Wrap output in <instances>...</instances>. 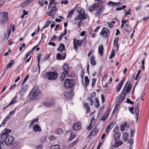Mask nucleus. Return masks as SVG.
Returning <instances> with one entry per match:
<instances>
[{"label": "nucleus", "instance_id": "nucleus-8", "mask_svg": "<svg viewBox=\"0 0 149 149\" xmlns=\"http://www.w3.org/2000/svg\"><path fill=\"white\" fill-rule=\"evenodd\" d=\"M8 17V15L7 12L2 13L0 17V22L1 23L5 22Z\"/></svg>", "mask_w": 149, "mask_h": 149}, {"label": "nucleus", "instance_id": "nucleus-54", "mask_svg": "<svg viewBox=\"0 0 149 149\" xmlns=\"http://www.w3.org/2000/svg\"><path fill=\"white\" fill-rule=\"evenodd\" d=\"M42 55V54L40 53L39 54L38 56H37V58H38V62H40V57Z\"/></svg>", "mask_w": 149, "mask_h": 149}, {"label": "nucleus", "instance_id": "nucleus-10", "mask_svg": "<svg viewBox=\"0 0 149 149\" xmlns=\"http://www.w3.org/2000/svg\"><path fill=\"white\" fill-rule=\"evenodd\" d=\"M109 30L106 28H103L101 31L100 33V34H101L103 38H106L108 35V31Z\"/></svg>", "mask_w": 149, "mask_h": 149}, {"label": "nucleus", "instance_id": "nucleus-28", "mask_svg": "<svg viewBox=\"0 0 149 149\" xmlns=\"http://www.w3.org/2000/svg\"><path fill=\"white\" fill-rule=\"evenodd\" d=\"M49 149H60V148L59 145H52Z\"/></svg>", "mask_w": 149, "mask_h": 149}, {"label": "nucleus", "instance_id": "nucleus-59", "mask_svg": "<svg viewBox=\"0 0 149 149\" xmlns=\"http://www.w3.org/2000/svg\"><path fill=\"white\" fill-rule=\"evenodd\" d=\"M56 58L58 59L61 60V55L60 54H57L56 55Z\"/></svg>", "mask_w": 149, "mask_h": 149}, {"label": "nucleus", "instance_id": "nucleus-51", "mask_svg": "<svg viewBox=\"0 0 149 149\" xmlns=\"http://www.w3.org/2000/svg\"><path fill=\"white\" fill-rule=\"evenodd\" d=\"M121 103L119 102H117L116 103V105L115 107L117 109H118L119 106L121 104Z\"/></svg>", "mask_w": 149, "mask_h": 149}, {"label": "nucleus", "instance_id": "nucleus-29", "mask_svg": "<svg viewBox=\"0 0 149 149\" xmlns=\"http://www.w3.org/2000/svg\"><path fill=\"white\" fill-rule=\"evenodd\" d=\"M85 81V86L86 87L89 84V79L87 76H86L84 78Z\"/></svg>", "mask_w": 149, "mask_h": 149}, {"label": "nucleus", "instance_id": "nucleus-1", "mask_svg": "<svg viewBox=\"0 0 149 149\" xmlns=\"http://www.w3.org/2000/svg\"><path fill=\"white\" fill-rule=\"evenodd\" d=\"M11 132L10 130L6 129L2 132L0 139V143L1 145L4 142V139L5 144L6 145H10L13 142L15 139L14 138L11 136L8 135L9 132Z\"/></svg>", "mask_w": 149, "mask_h": 149}, {"label": "nucleus", "instance_id": "nucleus-22", "mask_svg": "<svg viewBox=\"0 0 149 149\" xmlns=\"http://www.w3.org/2000/svg\"><path fill=\"white\" fill-rule=\"evenodd\" d=\"M123 83V81L121 80L119 84L117 87V92H118L121 89Z\"/></svg>", "mask_w": 149, "mask_h": 149}, {"label": "nucleus", "instance_id": "nucleus-37", "mask_svg": "<svg viewBox=\"0 0 149 149\" xmlns=\"http://www.w3.org/2000/svg\"><path fill=\"white\" fill-rule=\"evenodd\" d=\"M84 107L86 108V109L87 111V113H88L90 112V108L88 105L87 103H85L84 105Z\"/></svg>", "mask_w": 149, "mask_h": 149}, {"label": "nucleus", "instance_id": "nucleus-39", "mask_svg": "<svg viewBox=\"0 0 149 149\" xmlns=\"http://www.w3.org/2000/svg\"><path fill=\"white\" fill-rule=\"evenodd\" d=\"M14 61L13 60H11L10 61V63L8 64L7 68H10L12 65L14 63Z\"/></svg>", "mask_w": 149, "mask_h": 149}, {"label": "nucleus", "instance_id": "nucleus-2", "mask_svg": "<svg viewBox=\"0 0 149 149\" xmlns=\"http://www.w3.org/2000/svg\"><path fill=\"white\" fill-rule=\"evenodd\" d=\"M40 90L36 87H34L31 91L30 99L31 100H33L36 99L40 93Z\"/></svg>", "mask_w": 149, "mask_h": 149}, {"label": "nucleus", "instance_id": "nucleus-60", "mask_svg": "<svg viewBox=\"0 0 149 149\" xmlns=\"http://www.w3.org/2000/svg\"><path fill=\"white\" fill-rule=\"evenodd\" d=\"M111 111V109H108L107 111L105 113H104L106 114V115H108V116L109 114L110 113V112Z\"/></svg>", "mask_w": 149, "mask_h": 149}, {"label": "nucleus", "instance_id": "nucleus-58", "mask_svg": "<svg viewBox=\"0 0 149 149\" xmlns=\"http://www.w3.org/2000/svg\"><path fill=\"white\" fill-rule=\"evenodd\" d=\"M38 118L34 120H33L32 121L31 123V125H30V126H31L32 124H33L35 122H38Z\"/></svg>", "mask_w": 149, "mask_h": 149}, {"label": "nucleus", "instance_id": "nucleus-12", "mask_svg": "<svg viewBox=\"0 0 149 149\" xmlns=\"http://www.w3.org/2000/svg\"><path fill=\"white\" fill-rule=\"evenodd\" d=\"M54 102H44L42 103L43 105L46 107H51L54 106Z\"/></svg>", "mask_w": 149, "mask_h": 149}, {"label": "nucleus", "instance_id": "nucleus-14", "mask_svg": "<svg viewBox=\"0 0 149 149\" xmlns=\"http://www.w3.org/2000/svg\"><path fill=\"white\" fill-rule=\"evenodd\" d=\"M81 128V126L79 123H76L73 126V129L74 130H79Z\"/></svg>", "mask_w": 149, "mask_h": 149}, {"label": "nucleus", "instance_id": "nucleus-33", "mask_svg": "<svg viewBox=\"0 0 149 149\" xmlns=\"http://www.w3.org/2000/svg\"><path fill=\"white\" fill-rule=\"evenodd\" d=\"M113 125V123H110L107 126L105 129V131L107 132V133H108L109 130L110 128Z\"/></svg>", "mask_w": 149, "mask_h": 149}, {"label": "nucleus", "instance_id": "nucleus-47", "mask_svg": "<svg viewBox=\"0 0 149 149\" xmlns=\"http://www.w3.org/2000/svg\"><path fill=\"white\" fill-rule=\"evenodd\" d=\"M15 109H14L13 111L10 112L8 116L9 117H10V118L13 116L15 112Z\"/></svg>", "mask_w": 149, "mask_h": 149}, {"label": "nucleus", "instance_id": "nucleus-31", "mask_svg": "<svg viewBox=\"0 0 149 149\" xmlns=\"http://www.w3.org/2000/svg\"><path fill=\"white\" fill-rule=\"evenodd\" d=\"M63 132V130L61 128L57 129L56 131V133L58 134H62Z\"/></svg>", "mask_w": 149, "mask_h": 149}, {"label": "nucleus", "instance_id": "nucleus-63", "mask_svg": "<svg viewBox=\"0 0 149 149\" xmlns=\"http://www.w3.org/2000/svg\"><path fill=\"white\" fill-rule=\"evenodd\" d=\"M63 36L64 35H63V33H61L60 36L59 37L58 39L57 40L58 41L61 40L62 38L63 37Z\"/></svg>", "mask_w": 149, "mask_h": 149}, {"label": "nucleus", "instance_id": "nucleus-43", "mask_svg": "<svg viewBox=\"0 0 149 149\" xmlns=\"http://www.w3.org/2000/svg\"><path fill=\"white\" fill-rule=\"evenodd\" d=\"M76 137V136L75 134H71V136L69 138V141H72L73 139Z\"/></svg>", "mask_w": 149, "mask_h": 149}, {"label": "nucleus", "instance_id": "nucleus-34", "mask_svg": "<svg viewBox=\"0 0 149 149\" xmlns=\"http://www.w3.org/2000/svg\"><path fill=\"white\" fill-rule=\"evenodd\" d=\"M128 135L126 133H124L123 135V139L125 141H126L127 140Z\"/></svg>", "mask_w": 149, "mask_h": 149}, {"label": "nucleus", "instance_id": "nucleus-49", "mask_svg": "<svg viewBox=\"0 0 149 149\" xmlns=\"http://www.w3.org/2000/svg\"><path fill=\"white\" fill-rule=\"evenodd\" d=\"M44 0H41L38 1L39 4L41 6H43L44 5Z\"/></svg>", "mask_w": 149, "mask_h": 149}, {"label": "nucleus", "instance_id": "nucleus-27", "mask_svg": "<svg viewBox=\"0 0 149 149\" xmlns=\"http://www.w3.org/2000/svg\"><path fill=\"white\" fill-rule=\"evenodd\" d=\"M118 38H117L116 39L114 40L113 41V45L114 46H116L117 47V49L119 48V45L118 44Z\"/></svg>", "mask_w": 149, "mask_h": 149}, {"label": "nucleus", "instance_id": "nucleus-46", "mask_svg": "<svg viewBox=\"0 0 149 149\" xmlns=\"http://www.w3.org/2000/svg\"><path fill=\"white\" fill-rule=\"evenodd\" d=\"M115 54V50L114 49H113L111 52V55L109 57V58H111L113 57Z\"/></svg>", "mask_w": 149, "mask_h": 149}, {"label": "nucleus", "instance_id": "nucleus-3", "mask_svg": "<svg viewBox=\"0 0 149 149\" xmlns=\"http://www.w3.org/2000/svg\"><path fill=\"white\" fill-rule=\"evenodd\" d=\"M75 84V81L74 79H66L64 81V84L66 88H72Z\"/></svg>", "mask_w": 149, "mask_h": 149}, {"label": "nucleus", "instance_id": "nucleus-41", "mask_svg": "<svg viewBox=\"0 0 149 149\" xmlns=\"http://www.w3.org/2000/svg\"><path fill=\"white\" fill-rule=\"evenodd\" d=\"M95 100L96 101V103H95V107L97 108L99 107L100 105L99 101H98V98H95Z\"/></svg>", "mask_w": 149, "mask_h": 149}, {"label": "nucleus", "instance_id": "nucleus-21", "mask_svg": "<svg viewBox=\"0 0 149 149\" xmlns=\"http://www.w3.org/2000/svg\"><path fill=\"white\" fill-rule=\"evenodd\" d=\"M33 0H27L24 1L21 3V6H26L27 5L29 4L31 2H32Z\"/></svg>", "mask_w": 149, "mask_h": 149}, {"label": "nucleus", "instance_id": "nucleus-42", "mask_svg": "<svg viewBox=\"0 0 149 149\" xmlns=\"http://www.w3.org/2000/svg\"><path fill=\"white\" fill-rule=\"evenodd\" d=\"M108 115H106L105 113H103V116L102 117L101 120L102 121H104L108 117Z\"/></svg>", "mask_w": 149, "mask_h": 149}, {"label": "nucleus", "instance_id": "nucleus-13", "mask_svg": "<svg viewBox=\"0 0 149 149\" xmlns=\"http://www.w3.org/2000/svg\"><path fill=\"white\" fill-rule=\"evenodd\" d=\"M87 15L86 14H79L78 15V19H86L87 18Z\"/></svg>", "mask_w": 149, "mask_h": 149}, {"label": "nucleus", "instance_id": "nucleus-4", "mask_svg": "<svg viewBox=\"0 0 149 149\" xmlns=\"http://www.w3.org/2000/svg\"><path fill=\"white\" fill-rule=\"evenodd\" d=\"M56 3L52 1H50L49 5L48 8L50 7H52L51 9L47 13V14H49V15L53 16L54 15V12H56L57 11L58 8L55 6Z\"/></svg>", "mask_w": 149, "mask_h": 149}, {"label": "nucleus", "instance_id": "nucleus-55", "mask_svg": "<svg viewBox=\"0 0 149 149\" xmlns=\"http://www.w3.org/2000/svg\"><path fill=\"white\" fill-rule=\"evenodd\" d=\"M56 35H54L52 38L51 39L50 41H53L54 40L56 39Z\"/></svg>", "mask_w": 149, "mask_h": 149}, {"label": "nucleus", "instance_id": "nucleus-9", "mask_svg": "<svg viewBox=\"0 0 149 149\" xmlns=\"http://www.w3.org/2000/svg\"><path fill=\"white\" fill-rule=\"evenodd\" d=\"M104 9V7L102 6L99 8V9L97 10V11L95 13V16L96 17L99 18L101 15L103 10Z\"/></svg>", "mask_w": 149, "mask_h": 149}, {"label": "nucleus", "instance_id": "nucleus-5", "mask_svg": "<svg viewBox=\"0 0 149 149\" xmlns=\"http://www.w3.org/2000/svg\"><path fill=\"white\" fill-rule=\"evenodd\" d=\"M46 73L47 74L46 77L49 80H54L57 78L58 73L56 71L47 72Z\"/></svg>", "mask_w": 149, "mask_h": 149}, {"label": "nucleus", "instance_id": "nucleus-61", "mask_svg": "<svg viewBox=\"0 0 149 149\" xmlns=\"http://www.w3.org/2000/svg\"><path fill=\"white\" fill-rule=\"evenodd\" d=\"M101 97L102 99V103H103L105 101V100L104 96L103 94H101Z\"/></svg>", "mask_w": 149, "mask_h": 149}, {"label": "nucleus", "instance_id": "nucleus-50", "mask_svg": "<svg viewBox=\"0 0 149 149\" xmlns=\"http://www.w3.org/2000/svg\"><path fill=\"white\" fill-rule=\"evenodd\" d=\"M126 7L125 5L123 6L121 8H116V10H123Z\"/></svg>", "mask_w": 149, "mask_h": 149}, {"label": "nucleus", "instance_id": "nucleus-6", "mask_svg": "<svg viewBox=\"0 0 149 149\" xmlns=\"http://www.w3.org/2000/svg\"><path fill=\"white\" fill-rule=\"evenodd\" d=\"M128 81L125 84L123 89L122 92L123 96L125 97L127 93H129L131 90L132 85L131 84H129L128 85L127 84Z\"/></svg>", "mask_w": 149, "mask_h": 149}, {"label": "nucleus", "instance_id": "nucleus-53", "mask_svg": "<svg viewBox=\"0 0 149 149\" xmlns=\"http://www.w3.org/2000/svg\"><path fill=\"white\" fill-rule=\"evenodd\" d=\"M135 131V130H131L130 132V134L131 138L134 135Z\"/></svg>", "mask_w": 149, "mask_h": 149}, {"label": "nucleus", "instance_id": "nucleus-38", "mask_svg": "<svg viewBox=\"0 0 149 149\" xmlns=\"http://www.w3.org/2000/svg\"><path fill=\"white\" fill-rule=\"evenodd\" d=\"M124 98L125 97H124L122 95H120L118 97V102L121 103L123 101Z\"/></svg>", "mask_w": 149, "mask_h": 149}, {"label": "nucleus", "instance_id": "nucleus-24", "mask_svg": "<svg viewBox=\"0 0 149 149\" xmlns=\"http://www.w3.org/2000/svg\"><path fill=\"white\" fill-rule=\"evenodd\" d=\"M77 12L79 13V14H84L85 11L84 10L80 7L78 8L77 10Z\"/></svg>", "mask_w": 149, "mask_h": 149}, {"label": "nucleus", "instance_id": "nucleus-40", "mask_svg": "<svg viewBox=\"0 0 149 149\" xmlns=\"http://www.w3.org/2000/svg\"><path fill=\"white\" fill-rule=\"evenodd\" d=\"M51 22L52 21L50 20H48L47 22L46 23V24H45V26H44L43 27V29H45V28L46 27H47L49 25V24H51Z\"/></svg>", "mask_w": 149, "mask_h": 149}, {"label": "nucleus", "instance_id": "nucleus-36", "mask_svg": "<svg viewBox=\"0 0 149 149\" xmlns=\"http://www.w3.org/2000/svg\"><path fill=\"white\" fill-rule=\"evenodd\" d=\"M93 98L91 97H89L87 98V100L89 101L88 103L90 104L91 106L93 105Z\"/></svg>", "mask_w": 149, "mask_h": 149}, {"label": "nucleus", "instance_id": "nucleus-26", "mask_svg": "<svg viewBox=\"0 0 149 149\" xmlns=\"http://www.w3.org/2000/svg\"><path fill=\"white\" fill-rule=\"evenodd\" d=\"M120 4V3H115L114 2H113L111 1H109L107 3L108 5H111L112 6H117L118 5Z\"/></svg>", "mask_w": 149, "mask_h": 149}, {"label": "nucleus", "instance_id": "nucleus-30", "mask_svg": "<svg viewBox=\"0 0 149 149\" xmlns=\"http://www.w3.org/2000/svg\"><path fill=\"white\" fill-rule=\"evenodd\" d=\"M74 10L72 9L70 11L68 14L67 17L70 18L72 15L74 13Z\"/></svg>", "mask_w": 149, "mask_h": 149}, {"label": "nucleus", "instance_id": "nucleus-19", "mask_svg": "<svg viewBox=\"0 0 149 149\" xmlns=\"http://www.w3.org/2000/svg\"><path fill=\"white\" fill-rule=\"evenodd\" d=\"M120 135V134L119 132H116L114 135V137L115 142H116L118 139H119Z\"/></svg>", "mask_w": 149, "mask_h": 149}, {"label": "nucleus", "instance_id": "nucleus-15", "mask_svg": "<svg viewBox=\"0 0 149 149\" xmlns=\"http://www.w3.org/2000/svg\"><path fill=\"white\" fill-rule=\"evenodd\" d=\"M33 129L34 131L35 132H40L41 130L40 127L38 126V124L33 126Z\"/></svg>", "mask_w": 149, "mask_h": 149}, {"label": "nucleus", "instance_id": "nucleus-32", "mask_svg": "<svg viewBox=\"0 0 149 149\" xmlns=\"http://www.w3.org/2000/svg\"><path fill=\"white\" fill-rule=\"evenodd\" d=\"M78 141V140L77 139L72 143H70V144L69 145V148H72V147L73 146H74L77 143Z\"/></svg>", "mask_w": 149, "mask_h": 149}, {"label": "nucleus", "instance_id": "nucleus-23", "mask_svg": "<svg viewBox=\"0 0 149 149\" xmlns=\"http://www.w3.org/2000/svg\"><path fill=\"white\" fill-rule=\"evenodd\" d=\"M95 57L94 56H92L91 59V63L92 65H95L96 64V62L95 61Z\"/></svg>", "mask_w": 149, "mask_h": 149}, {"label": "nucleus", "instance_id": "nucleus-57", "mask_svg": "<svg viewBox=\"0 0 149 149\" xmlns=\"http://www.w3.org/2000/svg\"><path fill=\"white\" fill-rule=\"evenodd\" d=\"M93 126L92 124H90L88 127H87V130H91L92 129Z\"/></svg>", "mask_w": 149, "mask_h": 149}, {"label": "nucleus", "instance_id": "nucleus-16", "mask_svg": "<svg viewBox=\"0 0 149 149\" xmlns=\"http://www.w3.org/2000/svg\"><path fill=\"white\" fill-rule=\"evenodd\" d=\"M17 98V97L16 96H15L12 100L10 103L9 104L6 106V107H4V108L3 109V110H4L5 109H6L9 106L13 104H14L16 102V99Z\"/></svg>", "mask_w": 149, "mask_h": 149}, {"label": "nucleus", "instance_id": "nucleus-64", "mask_svg": "<svg viewBox=\"0 0 149 149\" xmlns=\"http://www.w3.org/2000/svg\"><path fill=\"white\" fill-rule=\"evenodd\" d=\"M82 22V20H81L78 22V27L79 28L81 27V23Z\"/></svg>", "mask_w": 149, "mask_h": 149}, {"label": "nucleus", "instance_id": "nucleus-52", "mask_svg": "<svg viewBox=\"0 0 149 149\" xmlns=\"http://www.w3.org/2000/svg\"><path fill=\"white\" fill-rule=\"evenodd\" d=\"M127 102L128 103H130L131 104H134V102L132 101H131L129 98H127Z\"/></svg>", "mask_w": 149, "mask_h": 149}, {"label": "nucleus", "instance_id": "nucleus-25", "mask_svg": "<svg viewBox=\"0 0 149 149\" xmlns=\"http://www.w3.org/2000/svg\"><path fill=\"white\" fill-rule=\"evenodd\" d=\"M104 49L102 45H100L98 47L99 53L102 56L103 54V50Z\"/></svg>", "mask_w": 149, "mask_h": 149}, {"label": "nucleus", "instance_id": "nucleus-35", "mask_svg": "<svg viewBox=\"0 0 149 149\" xmlns=\"http://www.w3.org/2000/svg\"><path fill=\"white\" fill-rule=\"evenodd\" d=\"M49 138L50 141L52 142H53L54 141H55L56 139V138L53 136H49Z\"/></svg>", "mask_w": 149, "mask_h": 149}, {"label": "nucleus", "instance_id": "nucleus-44", "mask_svg": "<svg viewBox=\"0 0 149 149\" xmlns=\"http://www.w3.org/2000/svg\"><path fill=\"white\" fill-rule=\"evenodd\" d=\"M96 8V5L95 4L93 5L91 7H90V11H92L95 10Z\"/></svg>", "mask_w": 149, "mask_h": 149}, {"label": "nucleus", "instance_id": "nucleus-11", "mask_svg": "<svg viewBox=\"0 0 149 149\" xmlns=\"http://www.w3.org/2000/svg\"><path fill=\"white\" fill-rule=\"evenodd\" d=\"M139 103H137L135 106V112L136 114V120H137L139 118Z\"/></svg>", "mask_w": 149, "mask_h": 149}, {"label": "nucleus", "instance_id": "nucleus-7", "mask_svg": "<svg viewBox=\"0 0 149 149\" xmlns=\"http://www.w3.org/2000/svg\"><path fill=\"white\" fill-rule=\"evenodd\" d=\"M63 72L62 73V76L60 77L62 79H63L68 74V70L69 68L68 65L66 64H65L63 66L62 68Z\"/></svg>", "mask_w": 149, "mask_h": 149}, {"label": "nucleus", "instance_id": "nucleus-45", "mask_svg": "<svg viewBox=\"0 0 149 149\" xmlns=\"http://www.w3.org/2000/svg\"><path fill=\"white\" fill-rule=\"evenodd\" d=\"M26 91L24 90L22 88L21 89L19 93L20 95L22 96H23L26 93Z\"/></svg>", "mask_w": 149, "mask_h": 149}, {"label": "nucleus", "instance_id": "nucleus-48", "mask_svg": "<svg viewBox=\"0 0 149 149\" xmlns=\"http://www.w3.org/2000/svg\"><path fill=\"white\" fill-rule=\"evenodd\" d=\"M95 119L93 118H92L91 119L90 124H92V126H93L95 124Z\"/></svg>", "mask_w": 149, "mask_h": 149}, {"label": "nucleus", "instance_id": "nucleus-56", "mask_svg": "<svg viewBox=\"0 0 149 149\" xmlns=\"http://www.w3.org/2000/svg\"><path fill=\"white\" fill-rule=\"evenodd\" d=\"M48 45H52L53 46H56V44L54 42H52L51 41L49 42L48 43Z\"/></svg>", "mask_w": 149, "mask_h": 149}, {"label": "nucleus", "instance_id": "nucleus-62", "mask_svg": "<svg viewBox=\"0 0 149 149\" xmlns=\"http://www.w3.org/2000/svg\"><path fill=\"white\" fill-rule=\"evenodd\" d=\"M60 46L61 47V49L62 51L63 50L65 49V47L63 44L61 43L60 45Z\"/></svg>", "mask_w": 149, "mask_h": 149}, {"label": "nucleus", "instance_id": "nucleus-17", "mask_svg": "<svg viewBox=\"0 0 149 149\" xmlns=\"http://www.w3.org/2000/svg\"><path fill=\"white\" fill-rule=\"evenodd\" d=\"M123 143V142L121 140H118L117 142L116 141L115 142V144L113 146L115 148H117L122 145Z\"/></svg>", "mask_w": 149, "mask_h": 149}, {"label": "nucleus", "instance_id": "nucleus-18", "mask_svg": "<svg viewBox=\"0 0 149 149\" xmlns=\"http://www.w3.org/2000/svg\"><path fill=\"white\" fill-rule=\"evenodd\" d=\"M98 131V130L97 128L95 127L93 129L89 135L95 136L97 134Z\"/></svg>", "mask_w": 149, "mask_h": 149}, {"label": "nucleus", "instance_id": "nucleus-20", "mask_svg": "<svg viewBox=\"0 0 149 149\" xmlns=\"http://www.w3.org/2000/svg\"><path fill=\"white\" fill-rule=\"evenodd\" d=\"M71 94V97H72V94L71 93H70ZM64 95L65 97L66 98L70 99L71 97V95L70 94V93L69 92H65L64 93Z\"/></svg>", "mask_w": 149, "mask_h": 149}]
</instances>
